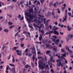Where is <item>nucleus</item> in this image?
<instances>
[{
  "mask_svg": "<svg viewBox=\"0 0 73 73\" xmlns=\"http://www.w3.org/2000/svg\"><path fill=\"white\" fill-rule=\"evenodd\" d=\"M56 57H58V58H59V59H60V58H62V59H64V60H65V58H64L63 56H60V53H57L56 54Z\"/></svg>",
  "mask_w": 73,
  "mask_h": 73,
  "instance_id": "nucleus-5",
  "label": "nucleus"
},
{
  "mask_svg": "<svg viewBox=\"0 0 73 73\" xmlns=\"http://www.w3.org/2000/svg\"><path fill=\"white\" fill-rule=\"evenodd\" d=\"M12 60L13 62H14L15 61V58H13V59H12Z\"/></svg>",
  "mask_w": 73,
  "mask_h": 73,
  "instance_id": "nucleus-51",
  "label": "nucleus"
},
{
  "mask_svg": "<svg viewBox=\"0 0 73 73\" xmlns=\"http://www.w3.org/2000/svg\"><path fill=\"white\" fill-rule=\"evenodd\" d=\"M35 55H33V61H34V60H35Z\"/></svg>",
  "mask_w": 73,
  "mask_h": 73,
  "instance_id": "nucleus-42",
  "label": "nucleus"
},
{
  "mask_svg": "<svg viewBox=\"0 0 73 73\" xmlns=\"http://www.w3.org/2000/svg\"><path fill=\"white\" fill-rule=\"evenodd\" d=\"M42 35L40 34V36L39 37V40L40 41H41V40H42Z\"/></svg>",
  "mask_w": 73,
  "mask_h": 73,
  "instance_id": "nucleus-14",
  "label": "nucleus"
},
{
  "mask_svg": "<svg viewBox=\"0 0 73 73\" xmlns=\"http://www.w3.org/2000/svg\"><path fill=\"white\" fill-rule=\"evenodd\" d=\"M67 28L68 30L69 31H71V29H72L71 27H70V26H69V25H68L67 27Z\"/></svg>",
  "mask_w": 73,
  "mask_h": 73,
  "instance_id": "nucleus-12",
  "label": "nucleus"
},
{
  "mask_svg": "<svg viewBox=\"0 0 73 73\" xmlns=\"http://www.w3.org/2000/svg\"><path fill=\"white\" fill-rule=\"evenodd\" d=\"M57 10L58 11V13H60V9H57Z\"/></svg>",
  "mask_w": 73,
  "mask_h": 73,
  "instance_id": "nucleus-31",
  "label": "nucleus"
},
{
  "mask_svg": "<svg viewBox=\"0 0 73 73\" xmlns=\"http://www.w3.org/2000/svg\"><path fill=\"white\" fill-rule=\"evenodd\" d=\"M61 51L62 52H65V50L64 49H61Z\"/></svg>",
  "mask_w": 73,
  "mask_h": 73,
  "instance_id": "nucleus-40",
  "label": "nucleus"
},
{
  "mask_svg": "<svg viewBox=\"0 0 73 73\" xmlns=\"http://www.w3.org/2000/svg\"><path fill=\"white\" fill-rule=\"evenodd\" d=\"M56 62L57 63V66H60L61 65V60H56Z\"/></svg>",
  "mask_w": 73,
  "mask_h": 73,
  "instance_id": "nucleus-7",
  "label": "nucleus"
},
{
  "mask_svg": "<svg viewBox=\"0 0 73 73\" xmlns=\"http://www.w3.org/2000/svg\"><path fill=\"white\" fill-rule=\"evenodd\" d=\"M26 16L27 17H29L32 20V19H33V18H35L36 17V15H31V13H27L26 14Z\"/></svg>",
  "mask_w": 73,
  "mask_h": 73,
  "instance_id": "nucleus-3",
  "label": "nucleus"
},
{
  "mask_svg": "<svg viewBox=\"0 0 73 73\" xmlns=\"http://www.w3.org/2000/svg\"><path fill=\"white\" fill-rule=\"evenodd\" d=\"M25 39V38H21V41H23V40H24Z\"/></svg>",
  "mask_w": 73,
  "mask_h": 73,
  "instance_id": "nucleus-49",
  "label": "nucleus"
},
{
  "mask_svg": "<svg viewBox=\"0 0 73 73\" xmlns=\"http://www.w3.org/2000/svg\"><path fill=\"white\" fill-rule=\"evenodd\" d=\"M60 35H63V33L60 32Z\"/></svg>",
  "mask_w": 73,
  "mask_h": 73,
  "instance_id": "nucleus-61",
  "label": "nucleus"
},
{
  "mask_svg": "<svg viewBox=\"0 0 73 73\" xmlns=\"http://www.w3.org/2000/svg\"><path fill=\"white\" fill-rule=\"evenodd\" d=\"M48 27L49 28H50V30H52V27L51 25H49V26H48Z\"/></svg>",
  "mask_w": 73,
  "mask_h": 73,
  "instance_id": "nucleus-27",
  "label": "nucleus"
},
{
  "mask_svg": "<svg viewBox=\"0 0 73 73\" xmlns=\"http://www.w3.org/2000/svg\"><path fill=\"white\" fill-rule=\"evenodd\" d=\"M15 27L14 25H13L11 26H10L9 28H10L11 29V28H13V27Z\"/></svg>",
  "mask_w": 73,
  "mask_h": 73,
  "instance_id": "nucleus-58",
  "label": "nucleus"
},
{
  "mask_svg": "<svg viewBox=\"0 0 73 73\" xmlns=\"http://www.w3.org/2000/svg\"><path fill=\"white\" fill-rule=\"evenodd\" d=\"M50 51L48 50L46 52V54H49V53H50Z\"/></svg>",
  "mask_w": 73,
  "mask_h": 73,
  "instance_id": "nucleus-32",
  "label": "nucleus"
},
{
  "mask_svg": "<svg viewBox=\"0 0 73 73\" xmlns=\"http://www.w3.org/2000/svg\"><path fill=\"white\" fill-rule=\"evenodd\" d=\"M9 68H7V69H6V70L5 71L6 73H8L9 72V71L8 70L9 69Z\"/></svg>",
  "mask_w": 73,
  "mask_h": 73,
  "instance_id": "nucleus-23",
  "label": "nucleus"
},
{
  "mask_svg": "<svg viewBox=\"0 0 73 73\" xmlns=\"http://www.w3.org/2000/svg\"><path fill=\"white\" fill-rule=\"evenodd\" d=\"M9 65H10V66H15V65L12 64H10Z\"/></svg>",
  "mask_w": 73,
  "mask_h": 73,
  "instance_id": "nucleus-44",
  "label": "nucleus"
},
{
  "mask_svg": "<svg viewBox=\"0 0 73 73\" xmlns=\"http://www.w3.org/2000/svg\"><path fill=\"white\" fill-rule=\"evenodd\" d=\"M34 26L35 27H36L37 28H39V32H40L41 33H42V36H43L44 35V33H45V32H44V31L43 30H41V29L40 28L42 27L44 28V25L43 24H41L40 25V27L37 26V25H36V24L34 23L33 24Z\"/></svg>",
  "mask_w": 73,
  "mask_h": 73,
  "instance_id": "nucleus-1",
  "label": "nucleus"
},
{
  "mask_svg": "<svg viewBox=\"0 0 73 73\" xmlns=\"http://www.w3.org/2000/svg\"><path fill=\"white\" fill-rule=\"evenodd\" d=\"M28 51V48H26L25 51V52H27Z\"/></svg>",
  "mask_w": 73,
  "mask_h": 73,
  "instance_id": "nucleus-50",
  "label": "nucleus"
},
{
  "mask_svg": "<svg viewBox=\"0 0 73 73\" xmlns=\"http://www.w3.org/2000/svg\"><path fill=\"white\" fill-rule=\"evenodd\" d=\"M49 5H50V7L51 5H53V3H50Z\"/></svg>",
  "mask_w": 73,
  "mask_h": 73,
  "instance_id": "nucleus-47",
  "label": "nucleus"
},
{
  "mask_svg": "<svg viewBox=\"0 0 73 73\" xmlns=\"http://www.w3.org/2000/svg\"><path fill=\"white\" fill-rule=\"evenodd\" d=\"M62 56L64 57H65L66 56V54L64 53V54H62Z\"/></svg>",
  "mask_w": 73,
  "mask_h": 73,
  "instance_id": "nucleus-30",
  "label": "nucleus"
},
{
  "mask_svg": "<svg viewBox=\"0 0 73 73\" xmlns=\"http://www.w3.org/2000/svg\"><path fill=\"white\" fill-rule=\"evenodd\" d=\"M53 6L54 8H57V5H56V3H55L53 5Z\"/></svg>",
  "mask_w": 73,
  "mask_h": 73,
  "instance_id": "nucleus-25",
  "label": "nucleus"
},
{
  "mask_svg": "<svg viewBox=\"0 0 73 73\" xmlns=\"http://www.w3.org/2000/svg\"><path fill=\"white\" fill-rule=\"evenodd\" d=\"M46 68H49V66H48V65H47L46 66Z\"/></svg>",
  "mask_w": 73,
  "mask_h": 73,
  "instance_id": "nucleus-54",
  "label": "nucleus"
},
{
  "mask_svg": "<svg viewBox=\"0 0 73 73\" xmlns=\"http://www.w3.org/2000/svg\"><path fill=\"white\" fill-rule=\"evenodd\" d=\"M72 37H73V35H69L66 38L67 41L68 42L69 41V40L70 39V38H72Z\"/></svg>",
  "mask_w": 73,
  "mask_h": 73,
  "instance_id": "nucleus-6",
  "label": "nucleus"
},
{
  "mask_svg": "<svg viewBox=\"0 0 73 73\" xmlns=\"http://www.w3.org/2000/svg\"><path fill=\"white\" fill-rule=\"evenodd\" d=\"M39 16V17H44L42 16L41 15H38Z\"/></svg>",
  "mask_w": 73,
  "mask_h": 73,
  "instance_id": "nucleus-55",
  "label": "nucleus"
},
{
  "mask_svg": "<svg viewBox=\"0 0 73 73\" xmlns=\"http://www.w3.org/2000/svg\"><path fill=\"white\" fill-rule=\"evenodd\" d=\"M16 52L17 53L18 55H19V56H21L22 55V53H21L22 52V51H19V50H17Z\"/></svg>",
  "mask_w": 73,
  "mask_h": 73,
  "instance_id": "nucleus-9",
  "label": "nucleus"
},
{
  "mask_svg": "<svg viewBox=\"0 0 73 73\" xmlns=\"http://www.w3.org/2000/svg\"><path fill=\"white\" fill-rule=\"evenodd\" d=\"M50 33L49 32H46V33H45V34L44 35H48V34H49Z\"/></svg>",
  "mask_w": 73,
  "mask_h": 73,
  "instance_id": "nucleus-53",
  "label": "nucleus"
},
{
  "mask_svg": "<svg viewBox=\"0 0 73 73\" xmlns=\"http://www.w3.org/2000/svg\"><path fill=\"white\" fill-rule=\"evenodd\" d=\"M55 25H57V24H58V23L56 21V22L55 23Z\"/></svg>",
  "mask_w": 73,
  "mask_h": 73,
  "instance_id": "nucleus-59",
  "label": "nucleus"
},
{
  "mask_svg": "<svg viewBox=\"0 0 73 73\" xmlns=\"http://www.w3.org/2000/svg\"><path fill=\"white\" fill-rule=\"evenodd\" d=\"M4 31L5 32H7V33L8 32V31H9V30L7 29H4Z\"/></svg>",
  "mask_w": 73,
  "mask_h": 73,
  "instance_id": "nucleus-19",
  "label": "nucleus"
},
{
  "mask_svg": "<svg viewBox=\"0 0 73 73\" xmlns=\"http://www.w3.org/2000/svg\"><path fill=\"white\" fill-rule=\"evenodd\" d=\"M62 3H63V1H62V2L60 3H58L57 2H56V4H57V5H58V4H60H60H62Z\"/></svg>",
  "mask_w": 73,
  "mask_h": 73,
  "instance_id": "nucleus-17",
  "label": "nucleus"
},
{
  "mask_svg": "<svg viewBox=\"0 0 73 73\" xmlns=\"http://www.w3.org/2000/svg\"><path fill=\"white\" fill-rule=\"evenodd\" d=\"M68 51L70 53H72V50L70 49L68 50Z\"/></svg>",
  "mask_w": 73,
  "mask_h": 73,
  "instance_id": "nucleus-34",
  "label": "nucleus"
},
{
  "mask_svg": "<svg viewBox=\"0 0 73 73\" xmlns=\"http://www.w3.org/2000/svg\"><path fill=\"white\" fill-rule=\"evenodd\" d=\"M50 71L51 72H52V73H54V71L52 69H51L50 70Z\"/></svg>",
  "mask_w": 73,
  "mask_h": 73,
  "instance_id": "nucleus-37",
  "label": "nucleus"
},
{
  "mask_svg": "<svg viewBox=\"0 0 73 73\" xmlns=\"http://www.w3.org/2000/svg\"><path fill=\"white\" fill-rule=\"evenodd\" d=\"M63 20L62 21V22L64 23V21H66L67 20V15H65L64 17H63Z\"/></svg>",
  "mask_w": 73,
  "mask_h": 73,
  "instance_id": "nucleus-8",
  "label": "nucleus"
},
{
  "mask_svg": "<svg viewBox=\"0 0 73 73\" xmlns=\"http://www.w3.org/2000/svg\"><path fill=\"white\" fill-rule=\"evenodd\" d=\"M20 45L21 46V47H24V44H20Z\"/></svg>",
  "mask_w": 73,
  "mask_h": 73,
  "instance_id": "nucleus-35",
  "label": "nucleus"
},
{
  "mask_svg": "<svg viewBox=\"0 0 73 73\" xmlns=\"http://www.w3.org/2000/svg\"><path fill=\"white\" fill-rule=\"evenodd\" d=\"M17 48H18V47H15L12 49V50H15V49H17Z\"/></svg>",
  "mask_w": 73,
  "mask_h": 73,
  "instance_id": "nucleus-24",
  "label": "nucleus"
},
{
  "mask_svg": "<svg viewBox=\"0 0 73 73\" xmlns=\"http://www.w3.org/2000/svg\"><path fill=\"white\" fill-rule=\"evenodd\" d=\"M59 29V28H58V27H56L55 28H54V31H56V30H57V29Z\"/></svg>",
  "mask_w": 73,
  "mask_h": 73,
  "instance_id": "nucleus-33",
  "label": "nucleus"
},
{
  "mask_svg": "<svg viewBox=\"0 0 73 73\" xmlns=\"http://www.w3.org/2000/svg\"><path fill=\"white\" fill-rule=\"evenodd\" d=\"M52 16H54V13L53 11L52 12Z\"/></svg>",
  "mask_w": 73,
  "mask_h": 73,
  "instance_id": "nucleus-52",
  "label": "nucleus"
},
{
  "mask_svg": "<svg viewBox=\"0 0 73 73\" xmlns=\"http://www.w3.org/2000/svg\"><path fill=\"white\" fill-rule=\"evenodd\" d=\"M7 16H9V17H10V18H12V15H8V14H7Z\"/></svg>",
  "mask_w": 73,
  "mask_h": 73,
  "instance_id": "nucleus-45",
  "label": "nucleus"
},
{
  "mask_svg": "<svg viewBox=\"0 0 73 73\" xmlns=\"http://www.w3.org/2000/svg\"><path fill=\"white\" fill-rule=\"evenodd\" d=\"M11 70H12V72L14 71V73L16 72V71H15V68H14L12 69H11Z\"/></svg>",
  "mask_w": 73,
  "mask_h": 73,
  "instance_id": "nucleus-20",
  "label": "nucleus"
},
{
  "mask_svg": "<svg viewBox=\"0 0 73 73\" xmlns=\"http://www.w3.org/2000/svg\"><path fill=\"white\" fill-rule=\"evenodd\" d=\"M23 33H24V34H25V33H26V34H28L29 35V36L30 37V38H31V34H30V33L29 32H27V31H24L23 32Z\"/></svg>",
  "mask_w": 73,
  "mask_h": 73,
  "instance_id": "nucleus-10",
  "label": "nucleus"
},
{
  "mask_svg": "<svg viewBox=\"0 0 73 73\" xmlns=\"http://www.w3.org/2000/svg\"><path fill=\"white\" fill-rule=\"evenodd\" d=\"M8 23L9 25H12V24H13L12 23H11V22H9Z\"/></svg>",
  "mask_w": 73,
  "mask_h": 73,
  "instance_id": "nucleus-39",
  "label": "nucleus"
},
{
  "mask_svg": "<svg viewBox=\"0 0 73 73\" xmlns=\"http://www.w3.org/2000/svg\"><path fill=\"white\" fill-rule=\"evenodd\" d=\"M46 48H49V47H50V45H49V44H46Z\"/></svg>",
  "mask_w": 73,
  "mask_h": 73,
  "instance_id": "nucleus-18",
  "label": "nucleus"
},
{
  "mask_svg": "<svg viewBox=\"0 0 73 73\" xmlns=\"http://www.w3.org/2000/svg\"><path fill=\"white\" fill-rule=\"evenodd\" d=\"M72 67H70L69 68V70H72Z\"/></svg>",
  "mask_w": 73,
  "mask_h": 73,
  "instance_id": "nucleus-63",
  "label": "nucleus"
},
{
  "mask_svg": "<svg viewBox=\"0 0 73 73\" xmlns=\"http://www.w3.org/2000/svg\"><path fill=\"white\" fill-rule=\"evenodd\" d=\"M31 19L27 18V20L29 21V23H31Z\"/></svg>",
  "mask_w": 73,
  "mask_h": 73,
  "instance_id": "nucleus-16",
  "label": "nucleus"
},
{
  "mask_svg": "<svg viewBox=\"0 0 73 73\" xmlns=\"http://www.w3.org/2000/svg\"><path fill=\"white\" fill-rule=\"evenodd\" d=\"M52 49H53L54 50H55V52H57V50L56 48H55V47H52Z\"/></svg>",
  "mask_w": 73,
  "mask_h": 73,
  "instance_id": "nucleus-15",
  "label": "nucleus"
},
{
  "mask_svg": "<svg viewBox=\"0 0 73 73\" xmlns=\"http://www.w3.org/2000/svg\"><path fill=\"white\" fill-rule=\"evenodd\" d=\"M49 33L50 34L51 33H54V32H53V31H49Z\"/></svg>",
  "mask_w": 73,
  "mask_h": 73,
  "instance_id": "nucleus-36",
  "label": "nucleus"
},
{
  "mask_svg": "<svg viewBox=\"0 0 73 73\" xmlns=\"http://www.w3.org/2000/svg\"><path fill=\"white\" fill-rule=\"evenodd\" d=\"M37 4H40V2L39 1H38L37 2V3H36V5H37Z\"/></svg>",
  "mask_w": 73,
  "mask_h": 73,
  "instance_id": "nucleus-48",
  "label": "nucleus"
},
{
  "mask_svg": "<svg viewBox=\"0 0 73 73\" xmlns=\"http://www.w3.org/2000/svg\"><path fill=\"white\" fill-rule=\"evenodd\" d=\"M52 37L53 38L51 39L52 41L55 43V44H56V45L58 44V42L60 41V39H58L55 40L57 38V36H53Z\"/></svg>",
  "mask_w": 73,
  "mask_h": 73,
  "instance_id": "nucleus-2",
  "label": "nucleus"
},
{
  "mask_svg": "<svg viewBox=\"0 0 73 73\" xmlns=\"http://www.w3.org/2000/svg\"><path fill=\"white\" fill-rule=\"evenodd\" d=\"M39 23V24H40V23H41V21H40V20H38V22H36V23Z\"/></svg>",
  "mask_w": 73,
  "mask_h": 73,
  "instance_id": "nucleus-41",
  "label": "nucleus"
},
{
  "mask_svg": "<svg viewBox=\"0 0 73 73\" xmlns=\"http://www.w3.org/2000/svg\"><path fill=\"white\" fill-rule=\"evenodd\" d=\"M65 7H62V10L63 11V10H64V9H65Z\"/></svg>",
  "mask_w": 73,
  "mask_h": 73,
  "instance_id": "nucleus-64",
  "label": "nucleus"
},
{
  "mask_svg": "<svg viewBox=\"0 0 73 73\" xmlns=\"http://www.w3.org/2000/svg\"><path fill=\"white\" fill-rule=\"evenodd\" d=\"M44 0H40V1L41 3V4H42V3L43 2H44Z\"/></svg>",
  "mask_w": 73,
  "mask_h": 73,
  "instance_id": "nucleus-28",
  "label": "nucleus"
},
{
  "mask_svg": "<svg viewBox=\"0 0 73 73\" xmlns=\"http://www.w3.org/2000/svg\"><path fill=\"white\" fill-rule=\"evenodd\" d=\"M21 15H18V18L19 19H20V18H21Z\"/></svg>",
  "mask_w": 73,
  "mask_h": 73,
  "instance_id": "nucleus-38",
  "label": "nucleus"
},
{
  "mask_svg": "<svg viewBox=\"0 0 73 73\" xmlns=\"http://www.w3.org/2000/svg\"><path fill=\"white\" fill-rule=\"evenodd\" d=\"M11 55H10L8 57V60H9L10 58H11Z\"/></svg>",
  "mask_w": 73,
  "mask_h": 73,
  "instance_id": "nucleus-46",
  "label": "nucleus"
},
{
  "mask_svg": "<svg viewBox=\"0 0 73 73\" xmlns=\"http://www.w3.org/2000/svg\"><path fill=\"white\" fill-rule=\"evenodd\" d=\"M28 67H30V68H31V67L30 66H29V65H28V64H27V65H26V66H25V68H28Z\"/></svg>",
  "mask_w": 73,
  "mask_h": 73,
  "instance_id": "nucleus-21",
  "label": "nucleus"
},
{
  "mask_svg": "<svg viewBox=\"0 0 73 73\" xmlns=\"http://www.w3.org/2000/svg\"><path fill=\"white\" fill-rule=\"evenodd\" d=\"M54 34L57 35V36H58V35H59V33H58V32L56 31V30H54Z\"/></svg>",
  "mask_w": 73,
  "mask_h": 73,
  "instance_id": "nucleus-13",
  "label": "nucleus"
},
{
  "mask_svg": "<svg viewBox=\"0 0 73 73\" xmlns=\"http://www.w3.org/2000/svg\"><path fill=\"white\" fill-rule=\"evenodd\" d=\"M66 49L67 50H69V47L68 46H66Z\"/></svg>",
  "mask_w": 73,
  "mask_h": 73,
  "instance_id": "nucleus-56",
  "label": "nucleus"
},
{
  "mask_svg": "<svg viewBox=\"0 0 73 73\" xmlns=\"http://www.w3.org/2000/svg\"><path fill=\"white\" fill-rule=\"evenodd\" d=\"M65 62L66 63V64H68V61H67V60H65Z\"/></svg>",
  "mask_w": 73,
  "mask_h": 73,
  "instance_id": "nucleus-60",
  "label": "nucleus"
},
{
  "mask_svg": "<svg viewBox=\"0 0 73 73\" xmlns=\"http://www.w3.org/2000/svg\"><path fill=\"white\" fill-rule=\"evenodd\" d=\"M30 49H32V50H35V46H33V48H30Z\"/></svg>",
  "mask_w": 73,
  "mask_h": 73,
  "instance_id": "nucleus-29",
  "label": "nucleus"
},
{
  "mask_svg": "<svg viewBox=\"0 0 73 73\" xmlns=\"http://www.w3.org/2000/svg\"><path fill=\"white\" fill-rule=\"evenodd\" d=\"M53 60V57L51 56V58L50 59V60H49V61H50V62H52Z\"/></svg>",
  "mask_w": 73,
  "mask_h": 73,
  "instance_id": "nucleus-22",
  "label": "nucleus"
},
{
  "mask_svg": "<svg viewBox=\"0 0 73 73\" xmlns=\"http://www.w3.org/2000/svg\"><path fill=\"white\" fill-rule=\"evenodd\" d=\"M6 48V46H4L2 48V50H4V48Z\"/></svg>",
  "mask_w": 73,
  "mask_h": 73,
  "instance_id": "nucleus-43",
  "label": "nucleus"
},
{
  "mask_svg": "<svg viewBox=\"0 0 73 73\" xmlns=\"http://www.w3.org/2000/svg\"><path fill=\"white\" fill-rule=\"evenodd\" d=\"M37 0H35L34 2V4H35L36 3V2H37Z\"/></svg>",
  "mask_w": 73,
  "mask_h": 73,
  "instance_id": "nucleus-62",
  "label": "nucleus"
},
{
  "mask_svg": "<svg viewBox=\"0 0 73 73\" xmlns=\"http://www.w3.org/2000/svg\"><path fill=\"white\" fill-rule=\"evenodd\" d=\"M44 24H45V25H46V27H48V23L45 22L44 23Z\"/></svg>",
  "mask_w": 73,
  "mask_h": 73,
  "instance_id": "nucleus-26",
  "label": "nucleus"
},
{
  "mask_svg": "<svg viewBox=\"0 0 73 73\" xmlns=\"http://www.w3.org/2000/svg\"><path fill=\"white\" fill-rule=\"evenodd\" d=\"M46 66V65L45 64V63H44L43 65V64L41 63H39V67L41 69H44L45 68V66Z\"/></svg>",
  "mask_w": 73,
  "mask_h": 73,
  "instance_id": "nucleus-4",
  "label": "nucleus"
},
{
  "mask_svg": "<svg viewBox=\"0 0 73 73\" xmlns=\"http://www.w3.org/2000/svg\"><path fill=\"white\" fill-rule=\"evenodd\" d=\"M68 15H69V16H71V13L70 12H68Z\"/></svg>",
  "mask_w": 73,
  "mask_h": 73,
  "instance_id": "nucleus-57",
  "label": "nucleus"
},
{
  "mask_svg": "<svg viewBox=\"0 0 73 73\" xmlns=\"http://www.w3.org/2000/svg\"><path fill=\"white\" fill-rule=\"evenodd\" d=\"M29 12H31L32 13H33V8H31L29 10Z\"/></svg>",
  "mask_w": 73,
  "mask_h": 73,
  "instance_id": "nucleus-11",
  "label": "nucleus"
}]
</instances>
